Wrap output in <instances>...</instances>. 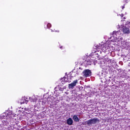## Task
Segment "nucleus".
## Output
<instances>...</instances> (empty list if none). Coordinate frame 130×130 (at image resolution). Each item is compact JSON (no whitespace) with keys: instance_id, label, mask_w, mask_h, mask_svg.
Returning a JSON list of instances; mask_svg holds the SVG:
<instances>
[{"instance_id":"nucleus-19","label":"nucleus","mask_w":130,"mask_h":130,"mask_svg":"<svg viewBox=\"0 0 130 130\" xmlns=\"http://www.w3.org/2000/svg\"><path fill=\"white\" fill-rule=\"evenodd\" d=\"M68 81H71V79L69 78V76H67Z\"/></svg>"},{"instance_id":"nucleus-6","label":"nucleus","mask_w":130,"mask_h":130,"mask_svg":"<svg viewBox=\"0 0 130 130\" xmlns=\"http://www.w3.org/2000/svg\"><path fill=\"white\" fill-rule=\"evenodd\" d=\"M109 48H110L109 44L107 43H105L104 44V46L103 48V50H107V49H109Z\"/></svg>"},{"instance_id":"nucleus-3","label":"nucleus","mask_w":130,"mask_h":130,"mask_svg":"<svg viewBox=\"0 0 130 130\" xmlns=\"http://www.w3.org/2000/svg\"><path fill=\"white\" fill-rule=\"evenodd\" d=\"M83 64H85V66H91L92 64V62L89 59H83V61H82Z\"/></svg>"},{"instance_id":"nucleus-1","label":"nucleus","mask_w":130,"mask_h":130,"mask_svg":"<svg viewBox=\"0 0 130 130\" xmlns=\"http://www.w3.org/2000/svg\"><path fill=\"white\" fill-rule=\"evenodd\" d=\"M86 122L87 125L90 126V125H91V124H96L97 122H100V120L98 119V118L95 117L93 119L88 120L87 121H86Z\"/></svg>"},{"instance_id":"nucleus-20","label":"nucleus","mask_w":130,"mask_h":130,"mask_svg":"<svg viewBox=\"0 0 130 130\" xmlns=\"http://www.w3.org/2000/svg\"><path fill=\"white\" fill-rule=\"evenodd\" d=\"M54 32H59V30H54Z\"/></svg>"},{"instance_id":"nucleus-22","label":"nucleus","mask_w":130,"mask_h":130,"mask_svg":"<svg viewBox=\"0 0 130 130\" xmlns=\"http://www.w3.org/2000/svg\"><path fill=\"white\" fill-rule=\"evenodd\" d=\"M85 58H86V57H84V58H82V59L83 60L82 61H84V59H86Z\"/></svg>"},{"instance_id":"nucleus-23","label":"nucleus","mask_w":130,"mask_h":130,"mask_svg":"<svg viewBox=\"0 0 130 130\" xmlns=\"http://www.w3.org/2000/svg\"><path fill=\"white\" fill-rule=\"evenodd\" d=\"M60 49H62V46L60 47Z\"/></svg>"},{"instance_id":"nucleus-18","label":"nucleus","mask_w":130,"mask_h":130,"mask_svg":"<svg viewBox=\"0 0 130 130\" xmlns=\"http://www.w3.org/2000/svg\"><path fill=\"white\" fill-rule=\"evenodd\" d=\"M117 33V31H114L112 33V35H116V34Z\"/></svg>"},{"instance_id":"nucleus-9","label":"nucleus","mask_w":130,"mask_h":130,"mask_svg":"<svg viewBox=\"0 0 130 130\" xmlns=\"http://www.w3.org/2000/svg\"><path fill=\"white\" fill-rule=\"evenodd\" d=\"M73 119L76 122H78L80 121V119H79V118L78 117V116H77V115L73 116Z\"/></svg>"},{"instance_id":"nucleus-4","label":"nucleus","mask_w":130,"mask_h":130,"mask_svg":"<svg viewBox=\"0 0 130 130\" xmlns=\"http://www.w3.org/2000/svg\"><path fill=\"white\" fill-rule=\"evenodd\" d=\"M78 84V80L73 81V83L69 84V89H74V87H76Z\"/></svg>"},{"instance_id":"nucleus-15","label":"nucleus","mask_w":130,"mask_h":130,"mask_svg":"<svg viewBox=\"0 0 130 130\" xmlns=\"http://www.w3.org/2000/svg\"><path fill=\"white\" fill-rule=\"evenodd\" d=\"M47 28H51V24L50 23H48L47 25Z\"/></svg>"},{"instance_id":"nucleus-2","label":"nucleus","mask_w":130,"mask_h":130,"mask_svg":"<svg viewBox=\"0 0 130 130\" xmlns=\"http://www.w3.org/2000/svg\"><path fill=\"white\" fill-rule=\"evenodd\" d=\"M82 74L84 75V77H85L86 78L92 76V72H91V70L89 69H86L84 70Z\"/></svg>"},{"instance_id":"nucleus-21","label":"nucleus","mask_w":130,"mask_h":130,"mask_svg":"<svg viewBox=\"0 0 130 130\" xmlns=\"http://www.w3.org/2000/svg\"><path fill=\"white\" fill-rule=\"evenodd\" d=\"M121 8H122V10H123V9H124V6H122L121 7Z\"/></svg>"},{"instance_id":"nucleus-10","label":"nucleus","mask_w":130,"mask_h":130,"mask_svg":"<svg viewBox=\"0 0 130 130\" xmlns=\"http://www.w3.org/2000/svg\"><path fill=\"white\" fill-rule=\"evenodd\" d=\"M125 27H128V28L130 27V21H127L125 24Z\"/></svg>"},{"instance_id":"nucleus-5","label":"nucleus","mask_w":130,"mask_h":130,"mask_svg":"<svg viewBox=\"0 0 130 130\" xmlns=\"http://www.w3.org/2000/svg\"><path fill=\"white\" fill-rule=\"evenodd\" d=\"M122 32L124 34H129V28L127 26H123L122 27Z\"/></svg>"},{"instance_id":"nucleus-17","label":"nucleus","mask_w":130,"mask_h":130,"mask_svg":"<svg viewBox=\"0 0 130 130\" xmlns=\"http://www.w3.org/2000/svg\"><path fill=\"white\" fill-rule=\"evenodd\" d=\"M68 77H69V78L70 80V81H71V80H72V79H73V78H74V77H73L72 75H70Z\"/></svg>"},{"instance_id":"nucleus-16","label":"nucleus","mask_w":130,"mask_h":130,"mask_svg":"<svg viewBox=\"0 0 130 130\" xmlns=\"http://www.w3.org/2000/svg\"><path fill=\"white\" fill-rule=\"evenodd\" d=\"M82 124L83 125H86L87 124V121L82 122Z\"/></svg>"},{"instance_id":"nucleus-14","label":"nucleus","mask_w":130,"mask_h":130,"mask_svg":"<svg viewBox=\"0 0 130 130\" xmlns=\"http://www.w3.org/2000/svg\"><path fill=\"white\" fill-rule=\"evenodd\" d=\"M24 103H26V102H25V100H22L20 102V104H24Z\"/></svg>"},{"instance_id":"nucleus-12","label":"nucleus","mask_w":130,"mask_h":130,"mask_svg":"<svg viewBox=\"0 0 130 130\" xmlns=\"http://www.w3.org/2000/svg\"><path fill=\"white\" fill-rule=\"evenodd\" d=\"M24 101L25 102V104H27V103L29 102V99L27 98H24Z\"/></svg>"},{"instance_id":"nucleus-11","label":"nucleus","mask_w":130,"mask_h":130,"mask_svg":"<svg viewBox=\"0 0 130 130\" xmlns=\"http://www.w3.org/2000/svg\"><path fill=\"white\" fill-rule=\"evenodd\" d=\"M15 116H16V115L12 113L9 115V117L10 118H14V117H15Z\"/></svg>"},{"instance_id":"nucleus-8","label":"nucleus","mask_w":130,"mask_h":130,"mask_svg":"<svg viewBox=\"0 0 130 130\" xmlns=\"http://www.w3.org/2000/svg\"><path fill=\"white\" fill-rule=\"evenodd\" d=\"M60 82L61 83H60V86H62L63 84H66V83L64 77L60 79Z\"/></svg>"},{"instance_id":"nucleus-13","label":"nucleus","mask_w":130,"mask_h":130,"mask_svg":"<svg viewBox=\"0 0 130 130\" xmlns=\"http://www.w3.org/2000/svg\"><path fill=\"white\" fill-rule=\"evenodd\" d=\"M64 79L65 80V82H68V83H71V81L68 80V78L67 77H64Z\"/></svg>"},{"instance_id":"nucleus-7","label":"nucleus","mask_w":130,"mask_h":130,"mask_svg":"<svg viewBox=\"0 0 130 130\" xmlns=\"http://www.w3.org/2000/svg\"><path fill=\"white\" fill-rule=\"evenodd\" d=\"M73 123V121L72 118H69L68 119H67V124L69 125H72Z\"/></svg>"}]
</instances>
